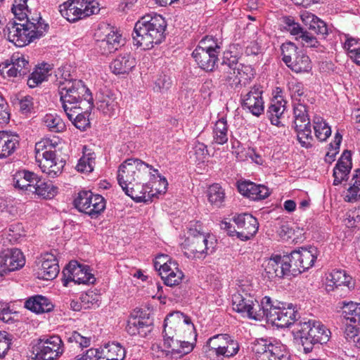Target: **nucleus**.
<instances>
[{
    "label": "nucleus",
    "mask_w": 360,
    "mask_h": 360,
    "mask_svg": "<svg viewBox=\"0 0 360 360\" xmlns=\"http://www.w3.org/2000/svg\"><path fill=\"white\" fill-rule=\"evenodd\" d=\"M314 134L320 141H326L331 135L330 127L324 119L319 115H315L312 119Z\"/></svg>",
    "instance_id": "44"
},
{
    "label": "nucleus",
    "mask_w": 360,
    "mask_h": 360,
    "mask_svg": "<svg viewBox=\"0 0 360 360\" xmlns=\"http://www.w3.org/2000/svg\"><path fill=\"white\" fill-rule=\"evenodd\" d=\"M344 49L347 51L349 56L360 51V39L353 37L349 34H345Z\"/></svg>",
    "instance_id": "59"
},
{
    "label": "nucleus",
    "mask_w": 360,
    "mask_h": 360,
    "mask_svg": "<svg viewBox=\"0 0 360 360\" xmlns=\"http://www.w3.org/2000/svg\"><path fill=\"white\" fill-rule=\"evenodd\" d=\"M217 53L195 49L192 56L199 67L205 71H212L218 60Z\"/></svg>",
    "instance_id": "29"
},
{
    "label": "nucleus",
    "mask_w": 360,
    "mask_h": 360,
    "mask_svg": "<svg viewBox=\"0 0 360 360\" xmlns=\"http://www.w3.org/2000/svg\"><path fill=\"white\" fill-rule=\"evenodd\" d=\"M49 70V68H45V65L43 68L39 67L36 68L28 78V86L31 88H34L39 83H41L43 81H44L47 77Z\"/></svg>",
    "instance_id": "56"
},
{
    "label": "nucleus",
    "mask_w": 360,
    "mask_h": 360,
    "mask_svg": "<svg viewBox=\"0 0 360 360\" xmlns=\"http://www.w3.org/2000/svg\"><path fill=\"white\" fill-rule=\"evenodd\" d=\"M195 49L209 51L214 53H219L220 46L212 37H205L201 39Z\"/></svg>",
    "instance_id": "63"
},
{
    "label": "nucleus",
    "mask_w": 360,
    "mask_h": 360,
    "mask_svg": "<svg viewBox=\"0 0 360 360\" xmlns=\"http://www.w3.org/2000/svg\"><path fill=\"white\" fill-rule=\"evenodd\" d=\"M87 105H84L82 109L72 110V118H68L72 124L81 131H84L90 127L89 110Z\"/></svg>",
    "instance_id": "39"
},
{
    "label": "nucleus",
    "mask_w": 360,
    "mask_h": 360,
    "mask_svg": "<svg viewBox=\"0 0 360 360\" xmlns=\"http://www.w3.org/2000/svg\"><path fill=\"white\" fill-rule=\"evenodd\" d=\"M63 283L67 286L70 282L77 284L94 283L96 281L94 275L89 272V267L79 264L77 261H71L63 270Z\"/></svg>",
    "instance_id": "14"
},
{
    "label": "nucleus",
    "mask_w": 360,
    "mask_h": 360,
    "mask_svg": "<svg viewBox=\"0 0 360 360\" xmlns=\"http://www.w3.org/2000/svg\"><path fill=\"white\" fill-rule=\"evenodd\" d=\"M345 202H354L360 200V170H356L350 181V186L344 195Z\"/></svg>",
    "instance_id": "40"
},
{
    "label": "nucleus",
    "mask_w": 360,
    "mask_h": 360,
    "mask_svg": "<svg viewBox=\"0 0 360 360\" xmlns=\"http://www.w3.org/2000/svg\"><path fill=\"white\" fill-rule=\"evenodd\" d=\"M96 155L86 146L83 148V155L79 159L76 168L80 172H91L95 166Z\"/></svg>",
    "instance_id": "43"
},
{
    "label": "nucleus",
    "mask_w": 360,
    "mask_h": 360,
    "mask_svg": "<svg viewBox=\"0 0 360 360\" xmlns=\"http://www.w3.org/2000/svg\"><path fill=\"white\" fill-rule=\"evenodd\" d=\"M262 304L264 318L277 327H288L295 323L297 314L292 304L278 302L274 304L270 297H264L262 299Z\"/></svg>",
    "instance_id": "6"
},
{
    "label": "nucleus",
    "mask_w": 360,
    "mask_h": 360,
    "mask_svg": "<svg viewBox=\"0 0 360 360\" xmlns=\"http://www.w3.org/2000/svg\"><path fill=\"white\" fill-rule=\"evenodd\" d=\"M136 65L135 59L129 54L117 57L110 65L112 72L115 75L128 74Z\"/></svg>",
    "instance_id": "34"
},
{
    "label": "nucleus",
    "mask_w": 360,
    "mask_h": 360,
    "mask_svg": "<svg viewBox=\"0 0 360 360\" xmlns=\"http://www.w3.org/2000/svg\"><path fill=\"white\" fill-rule=\"evenodd\" d=\"M252 351L257 360H286L282 346L272 344L266 339H258L253 342Z\"/></svg>",
    "instance_id": "17"
},
{
    "label": "nucleus",
    "mask_w": 360,
    "mask_h": 360,
    "mask_svg": "<svg viewBox=\"0 0 360 360\" xmlns=\"http://www.w3.org/2000/svg\"><path fill=\"white\" fill-rule=\"evenodd\" d=\"M155 174L158 175L160 182L163 186L162 189H158V193H164L168 186L167 179L159 175L158 169H153L151 165L139 159L129 158L124 161L118 168L117 178L119 185L122 188L134 181L155 178Z\"/></svg>",
    "instance_id": "3"
},
{
    "label": "nucleus",
    "mask_w": 360,
    "mask_h": 360,
    "mask_svg": "<svg viewBox=\"0 0 360 360\" xmlns=\"http://www.w3.org/2000/svg\"><path fill=\"white\" fill-rule=\"evenodd\" d=\"M20 112L25 115L31 113L34 108L33 98L30 96L22 97L18 103Z\"/></svg>",
    "instance_id": "64"
},
{
    "label": "nucleus",
    "mask_w": 360,
    "mask_h": 360,
    "mask_svg": "<svg viewBox=\"0 0 360 360\" xmlns=\"http://www.w3.org/2000/svg\"><path fill=\"white\" fill-rule=\"evenodd\" d=\"M195 327L191 319L180 311L168 314L164 321V345L171 350L172 354L181 356L193 349V342L190 340L196 338Z\"/></svg>",
    "instance_id": "1"
},
{
    "label": "nucleus",
    "mask_w": 360,
    "mask_h": 360,
    "mask_svg": "<svg viewBox=\"0 0 360 360\" xmlns=\"http://www.w3.org/2000/svg\"><path fill=\"white\" fill-rule=\"evenodd\" d=\"M281 21L283 23V29L294 36L296 40H299V36L304 30L300 23L295 22V18L290 15L283 16L281 18Z\"/></svg>",
    "instance_id": "52"
},
{
    "label": "nucleus",
    "mask_w": 360,
    "mask_h": 360,
    "mask_svg": "<svg viewBox=\"0 0 360 360\" xmlns=\"http://www.w3.org/2000/svg\"><path fill=\"white\" fill-rule=\"evenodd\" d=\"M25 307L37 314H41L51 311L54 306L47 297L35 295L25 301Z\"/></svg>",
    "instance_id": "31"
},
{
    "label": "nucleus",
    "mask_w": 360,
    "mask_h": 360,
    "mask_svg": "<svg viewBox=\"0 0 360 360\" xmlns=\"http://www.w3.org/2000/svg\"><path fill=\"white\" fill-rule=\"evenodd\" d=\"M162 279L165 285L168 286H175L180 284L184 275L179 269V264L172 263V266L160 274Z\"/></svg>",
    "instance_id": "37"
},
{
    "label": "nucleus",
    "mask_w": 360,
    "mask_h": 360,
    "mask_svg": "<svg viewBox=\"0 0 360 360\" xmlns=\"http://www.w3.org/2000/svg\"><path fill=\"white\" fill-rule=\"evenodd\" d=\"M301 18L305 25L309 24V30L323 36L328 34V30L326 24L316 15L307 13L305 14H302L301 15Z\"/></svg>",
    "instance_id": "38"
},
{
    "label": "nucleus",
    "mask_w": 360,
    "mask_h": 360,
    "mask_svg": "<svg viewBox=\"0 0 360 360\" xmlns=\"http://www.w3.org/2000/svg\"><path fill=\"white\" fill-rule=\"evenodd\" d=\"M172 85V81L169 76L162 74L158 76L155 82V89L160 93L168 91Z\"/></svg>",
    "instance_id": "62"
},
{
    "label": "nucleus",
    "mask_w": 360,
    "mask_h": 360,
    "mask_svg": "<svg viewBox=\"0 0 360 360\" xmlns=\"http://www.w3.org/2000/svg\"><path fill=\"white\" fill-rule=\"evenodd\" d=\"M220 81L226 83L233 89L240 87V78L237 75V66L236 63H224L220 68Z\"/></svg>",
    "instance_id": "30"
},
{
    "label": "nucleus",
    "mask_w": 360,
    "mask_h": 360,
    "mask_svg": "<svg viewBox=\"0 0 360 360\" xmlns=\"http://www.w3.org/2000/svg\"><path fill=\"white\" fill-rule=\"evenodd\" d=\"M233 222L236 225L235 230L237 237L242 240H248L256 234L259 224L257 219L252 214L243 213L233 217Z\"/></svg>",
    "instance_id": "20"
},
{
    "label": "nucleus",
    "mask_w": 360,
    "mask_h": 360,
    "mask_svg": "<svg viewBox=\"0 0 360 360\" xmlns=\"http://www.w3.org/2000/svg\"><path fill=\"white\" fill-rule=\"evenodd\" d=\"M288 89L290 91L291 97L297 103L301 102L302 97L304 94L303 84L297 81H292L288 83Z\"/></svg>",
    "instance_id": "61"
},
{
    "label": "nucleus",
    "mask_w": 360,
    "mask_h": 360,
    "mask_svg": "<svg viewBox=\"0 0 360 360\" xmlns=\"http://www.w3.org/2000/svg\"><path fill=\"white\" fill-rule=\"evenodd\" d=\"M34 188L32 189L31 193L44 199H51L58 192V188L52 182L42 181L38 177L34 181Z\"/></svg>",
    "instance_id": "35"
},
{
    "label": "nucleus",
    "mask_w": 360,
    "mask_h": 360,
    "mask_svg": "<svg viewBox=\"0 0 360 360\" xmlns=\"http://www.w3.org/2000/svg\"><path fill=\"white\" fill-rule=\"evenodd\" d=\"M78 7L77 10L82 18L96 14L99 11L98 4L94 0H70Z\"/></svg>",
    "instance_id": "46"
},
{
    "label": "nucleus",
    "mask_w": 360,
    "mask_h": 360,
    "mask_svg": "<svg viewBox=\"0 0 360 360\" xmlns=\"http://www.w3.org/2000/svg\"><path fill=\"white\" fill-rule=\"evenodd\" d=\"M352 169V155L350 151L345 150L333 169V185L338 186L347 181Z\"/></svg>",
    "instance_id": "26"
},
{
    "label": "nucleus",
    "mask_w": 360,
    "mask_h": 360,
    "mask_svg": "<svg viewBox=\"0 0 360 360\" xmlns=\"http://www.w3.org/2000/svg\"><path fill=\"white\" fill-rule=\"evenodd\" d=\"M59 273V266L56 256L46 252L41 256V264L38 269V278L44 280H52Z\"/></svg>",
    "instance_id": "25"
},
{
    "label": "nucleus",
    "mask_w": 360,
    "mask_h": 360,
    "mask_svg": "<svg viewBox=\"0 0 360 360\" xmlns=\"http://www.w3.org/2000/svg\"><path fill=\"white\" fill-rule=\"evenodd\" d=\"M172 263L176 262L169 257L167 255H158L154 261V267L159 271L160 275L172 266Z\"/></svg>",
    "instance_id": "58"
},
{
    "label": "nucleus",
    "mask_w": 360,
    "mask_h": 360,
    "mask_svg": "<svg viewBox=\"0 0 360 360\" xmlns=\"http://www.w3.org/2000/svg\"><path fill=\"white\" fill-rule=\"evenodd\" d=\"M233 309L239 313H245L252 319L261 321L264 318L262 300L259 303L253 297L247 294H234L232 297Z\"/></svg>",
    "instance_id": "10"
},
{
    "label": "nucleus",
    "mask_w": 360,
    "mask_h": 360,
    "mask_svg": "<svg viewBox=\"0 0 360 360\" xmlns=\"http://www.w3.org/2000/svg\"><path fill=\"white\" fill-rule=\"evenodd\" d=\"M24 24L28 25L32 23L34 27H32V31L36 32L37 36L40 38L45 32H46L49 25L42 20L40 13L31 14L28 13L27 17L25 20Z\"/></svg>",
    "instance_id": "47"
},
{
    "label": "nucleus",
    "mask_w": 360,
    "mask_h": 360,
    "mask_svg": "<svg viewBox=\"0 0 360 360\" xmlns=\"http://www.w3.org/2000/svg\"><path fill=\"white\" fill-rule=\"evenodd\" d=\"M342 314L347 322L360 326V304L343 302Z\"/></svg>",
    "instance_id": "42"
},
{
    "label": "nucleus",
    "mask_w": 360,
    "mask_h": 360,
    "mask_svg": "<svg viewBox=\"0 0 360 360\" xmlns=\"http://www.w3.org/2000/svg\"><path fill=\"white\" fill-rule=\"evenodd\" d=\"M37 179V175L33 172L23 170L17 172L13 177V186L15 188L31 193L34 188V184Z\"/></svg>",
    "instance_id": "33"
},
{
    "label": "nucleus",
    "mask_w": 360,
    "mask_h": 360,
    "mask_svg": "<svg viewBox=\"0 0 360 360\" xmlns=\"http://www.w3.org/2000/svg\"><path fill=\"white\" fill-rule=\"evenodd\" d=\"M315 252L316 249L314 248L309 249L302 248L298 250L292 251L290 254L293 276L301 274L313 266L316 259Z\"/></svg>",
    "instance_id": "18"
},
{
    "label": "nucleus",
    "mask_w": 360,
    "mask_h": 360,
    "mask_svg": "<svg viewBox=\"0 0 360 360\" xmlns=\"http://www.w3.org/2000/svg\"><path fill=\"white\" fill-rule=\"evenodd\" d=\"M30 69L28 57L19 52L14 53L10 60L0 65V72L2 75L6 73L8 77H13L27 75Z\"/></svg>",
    "instance_id": "16"
},
{
    "label": "nucleus",
    "mask_w": 360,
    "mask_h": 360,
    "mask_svg": "<svg viewBox=\"0 0 360 360\" xmlns=\"http://www.w3.org/2000/svg\"><path fill=\"white\" fill-rule=\"evenodd\" d=\"M297 327V339L298 344L301 345L300 349L304 352H311L316 344L326 343L330 337V332L321 322L315 320L295 323Z\"/></svg>",
    "instance_id": "5"
},
{
    "label": "nucleus",
    "mask_w": 360,
    "mask_h": 360,
    "mask_svg": "<svg viewBox=\"0 0 360 360\" xmlns=\"http://www.w3.org/2000/svg\"><path fill=\"white\" fill-rule=\"evenodd\" d=\"M281 51L283 56V61L286 65L299 53V51H297V47L294 43L290 41L285 42L282 44Z\"/></svg>",
    "instance_id": "57"
},
{
    "label": "nucleus",
    "mask_w": 360,
    "mask_h": 360,
    "mask_svg": "<svg viewBox=\"0 0 360 360\" xmlns=\"http://www.w3.org/2000/svg\"><path fill=\"white\" fill-rule=\"evenodd\" d=\"M224 195V190L217 184L210 186L207 190L209 202L217 207H219L222 204Z\"/></svg>",
    "instance_id": "53"
},
{
    "label": "nucleus",
    "mask_w": 360,
    "mask_h": 360,
    "mask_svg": "<svg viewBox=\"0 0 360 360\" xmlns=\"http://www.w3.org/2000/svg\"><path fill=\"white\" fill-rule=\"evenodd\" d=\"M209 236H188L184 243L185 255L190 258H203L214 251V243L208 242Z\"/></svg>",
    "instance_id": "12"
},
{
    "label": "nucleus",
    "mask_w": 360,
    "mask_h": 360,
    "mask_svg": "<svg viewBox=\"0 0 360 360\" xmlns=\"http://www.w3.org/2000/svg\"><path fill=\"white\" fill-rule=\"evenodd\" d=\"M293 114L297 140L302 147L309 148L312 146L313 136L307 106L301 102L295 103Z\"/></svg>",
    "instance_id": "7"
},
{
    "label": "nucleus",
    "mask_w": 360,
    "mask_h": 360,
    "mask_svg": "<svg viewBox=\"0 0 360 360\" xmlns=\"http://www.w3.org/2000/svg\"><path fill=\"white\" fill-rule=\"evenodd\" d=\"M290 255H275L264 261V276L269 279L293 276Z\"/></svg>",
    "instance_id": "9"
},
{
    "label": "nucleus",
    "mask_w": 360,
    "mask_h": 360,
    "mask_svg": "<svg viewBox=\"0 0 360 360\" xmlns=\"http://www.w3.org/2000/svg\"><path fill=\"white\" fill-rule=\"evenodd\" d=\"M20 145V137L17 134L0 131V158H6L13 154Z\"/></svg>",
    "instance_id": "28"
},
{
    "label": "nucleus",
    "mask_w": 360,
    "mask_h": 360,
    "mask_svg": "<svg viewBox=\"0 0 360 360\" xmlns=\"http://www.w3.org/2000/svg\"><path fill=\"white\" fill-rule=\"evenodd\" d=\"M286 65L297 73L309 72L311 69L309 56L302 51Z\"/></svg>",
    "instance_id": "41"
},
{
    "label": "nucleus",
    "mask_w": 360,
    "mask_h": 360,
    "mask_svg": "<svg viewBox=\"0 0 360 360\" xmlns=\"http://www.w3.org/2000/svg\"><path fill=\"white\" fill-rule=\"evenodd\" d=\"M149 324L140 316L131 314L127 321L126 330L131 335L139 334L144 335L147 331H150Z\"/></svg>",
    "instance_id": "36"
},
{
    "label": "nucleus",
    "mask_w": 360,
    "mask_h": 360,
    "mask_svg": "<svg viewBox=\"0 0 360 360\" xmlns=\"http://www.w3.org/2000/svg\"><path fill=\"white\" fill-rule=\"evenodd\" d=\"M32 23L26 25L23 22H9L6 26L7 38L16 46L22 47L39 39L36 32L32 31Z\"/></svg>",
    "instance_id": "13"
},
{
    "label": "nucleus",
    "mask_w": 360,
    "mask_h": 360,
    "mask_svg": "<svg viewBox=\"0 0 360 360\" xmlns=\"http://www.w3.org/2000/svg\"><path fill=\"white\" fill-rule=\"evenodd\" d=\"M166 27V20L161 15L143 16L134 25V44L144 50L152 49L154 44H159L164 39Z\"/></svg>",
    "instance_id": "2"
},
{
    "label": "nucleus",
    "mask_w": 360,
    "mask_h": 360,
    "mask_svg": "<svg viewBox=\"0 0 360 360\" xmlns=\"http://www.w3.org/2000/svg\"><path fill=\"white\" fill-rule=\"evenodd\" d=\"M213 141L219 145L226 143L229 139L228 126L226 120L221 117L218 120L213 128L212 131Z\"/></svg>",
    "instance_id": "45"
},
{
    "label": "nucleus",
    "mask_w": 360,
    "mask_h": 360,
    "mask_svg": "<svg viewBox=\"0 0 360 360\" xmlns=\"http://www.w3.org/2000/svg\"><path fill=\"white\" fill-rule=\"evenodd\" d=\"M74 204L79 212L87 214L92 218L96 217L105 207L104 198L101 195H95L90 191L78 193Z\"/></svg>",
    "instance_id": "11"
},
{
    "label": "nucleus",
    "mask_w": 360,
    "mask_h": 360,
    "mask_svg": "<svg viewBox=\"0 0 360 360\" xmlns=\"http://www.w3.org/2000/svg\"><path fill=\"white\" fill-rule=\"evenodd\" d=\"M64 347L61 338L58 335L39 338L33 347L34 360H56L63 353Z\"/></svg>",
    "instance_id": "8"
},
{
    "label": "nucleus",
    "mask_w": 360,
    "mask_h": 360,
    "mask_svg": "<svg viewBox=\"0 0 360 360\" xmlns=\"http://www.w3.org/2000/svg\"><path fill=\"white\" fill-rule=\"evenodd\" d=\"M262 90L259 86H254L245 94H241V105L253 115L259 117L264 112V105Z\"/></svg>",
    "instance_id": "21"
},
{
    "label": "nucleus",
    "mask_w": 360,
    "mask_h": 360,
    "mask_svg": "<svg viewBox=\"0 0 360 360\" xmlns=\"http://www.w3.org/2000/svg\"><path fill=\"white\" fill-rule=\"evenodd\" d=\"M25 264V259L20 250L8 249L0 254V274L18 270Z\"/></svg>",
    "instance_id": "23"
},
{
    "label": "nucleus",
    "mask_w": 360,
    "mask_h": 360,
    "mask_svg": "<svg viewBox=\"0 0 360 360\" xmlns=\"http://www.w3.org/2000/svg\"><path fill=\"white\" fill-rule=\"evenodd\" d=\"M237 66V75L240 78V86H242V82L245 84V81L250 80L253 76V70L250 65H245L242 63H236Z\"/></svg>",
    "instance_id": "60"
},
{
    "label": "nucleus",
    "mask_w": 360,
    "mask_h": 360,
    "mask_svg": "<svg viewBox=\"0 0 360 360\" xmlns=\"http://www.w3.org/2000/svg\"><path fill=\"white\" fill-rule=\"evenodd\" d=\"M77 10L79 9L70 0L64 2L59 6L60 14L69 22H75L82 19Z\"/></svg>",
    "instance_id": "50"
},
{
    "label": "nucleus",
    "mask_w": 360,
    "mask_h": 360,
    "mask_svg": "<svg viewBox=\"0 0 360 360\" xmlns=\"http://www.w3.org/2000/svg\"><path fill=\"white\" fill-rule=\"evenodd\" d=\"M150 179L134 181V182H131V184L122 188V190L126 195L136 202H147L155 195L153 193L150 183Z\"/></svg>",
    "instance_id": "24"
},
{
    "label": "nucleus",
    "mask_w": 360,
    "mask_h": 360,
    "mask_svg": "<svg viewBox=\"0 0 360 360\" xmlns=\"http://www.w3.org/2000/svg\"><path fill=\"white\" fill-rule=\"evenodd\" d=\"M122 35L117 31L111 30L105 37L104 39L101 41L100 46L104 51L112 53L116 51L121 45Z\"/></svg>",
    "instance_id": "48"
},
{
    "label": "nucleus",
    "mask_w": 360,
    "mask_h": 360,
    "mask_svg": "<svg viewBox=\"0 0 360 360\" xmlns=\"http://www.w3.org/2000/svg\"><path fill=\"white\" fill-rule=\"evenodd\" d=\"M58 91L63 108L68 118H72V110L82 109L84 105H87V109L93 108L92 94L81 79L65 83Z\"/></svg>",
    "instance_id": "4"
},
{
    "label": "nucleus",
    "mask_w": 360,
    "mask_h": 360,
    "mask_svg": "<svg viewBox=\"0 0 360 360\" xmlns=\"http://www.w3.org/2000/svg\"><path fill=\"white\" fill-rule=\"evenodd\" d=\"M207 346L210 351L215 352L217 356L231 357L236 355L239 350V345L227 334H218L210 338Z\"/></svg>",
    "instance_id": "15"
},
{
    "label": "nucleus",
    "mask_w": 360,
    "mask_h": 360,
    "mask_svg": "<svg viewBox=\"0 0 360 360\" xmlns=\"http://www.w3.org/2000/svg\"><path fill=\"white\" fill-rule=\"evenodd\" d=\"M70 70L71 67L70 65L63 66L58 69L56 74V80L55 82L56 86H58V90L60 89L65 83L77 80V79L73 78L70 73Z\"/></svg>",
    "instance_id": "55"
},
{
    "label": "nucleus",
    "mask_w": 360,
    "mask_h": 360,
    "mask_svg": "<svg viewBox=\"0 0 360 360\" xmlns=\"http://www.w3.org/2000/svg\"><path fill=\"white\" fill-rule=\"evenodd\" d=\"M100 352L108 360H124L125 349L120 343L108 344Z\"/></svg>",
    "instance_id": "49"
},
{
    "label": "nucleus",
    "mask_w": 360,
    "mask_h": 360,
    "mask_svg": "<svg viewBox=\"0 0 360 360\" xmlns=\"http://www.w3.org/2000/svg\"><path fill=\"white\" fill-rule=\"evenodd\" d=\"M326 279L327 288H332L331 290L340 296H345L354 287L352 277L343 270H333ZM327 290H330L329 288Z\"/></svg>",
    "instance_id": "19"
},
{
    "label": "nucleus",
    "mask_w": 360,
    "mask_h": 360,
    "mask_svg": "<svg viewBox=\"0 0 360 360\" xmlns=\"http://www.w3.org/2000/svg\"><path fill=\"white\" fill-rule=\"evenodd\" d=\"M52 148L50 146L49 150L43 153L42 156L36 158V161L44 173L51 178H55L62 172L65 162L56 158V151Z\"/></svg>",
    "instance_id": "22"
},
{
    "label": "nucleus",
    "mask_w": 360,
    "mask_h": 360,
    "mask_svg": "<svg viewBox=\"0 0 360 360\" xmlns=\"http://www.w3.org/2000/svg\"><path fill=\"white\" fill-rule=\"evenodd\" d=\"M44 124L52 132H62L65 130L66 125L57 115L47 114L43 118Z\"/></svg>",
    "instance_id": "51"
},
{
    "label": "nucleus",
    "mask_w": 360,
    "mask_h": 360,
    "mask_svg": "<svg viewBox=\"0 0 360 360\" xmlns=\"http://www.w3.org/2000/svg\"><path fill=\"white\" fill-rule=\"evenodd\" d=\"M98 109L103 114L108 116H113L118 109L117 98L110 91L101 94L97 103Z\"/></svg>",
    "instance_id": "32"
},
{
    "label": "nucleus",
    "mask_w": 360,
    "mask_h": 360,
    "mask_svg": "<svg viewBox=\"0 0 360 360\" xmlns=\"http://www.w3.org/2000/svg\"><path fill=\"white\" fill-rule=\"evenodd\" d=\"M285 105L283 104L281 101H272L267 110L271 124L275 125L278 124V120L283 115Z\"/></svg>",
    "instance_id": "54"
},
{
    "label": "nucleus",
    "mask_w": 360,
    "mask_h": 360,
    "mask_svg": "<svg viewBox=\"0 0 360 360\" xmlns=\"http://www.w3.org/2000/svg\"><path fill=\"white\" fill-rule=\"evenodd\" d=\"M238 189L243 195L253 200L264 199L269 195L267 187L264 185H257L251 181L239 183Z\"/></svg>",
    "instance_id": "27"
}]
</instances>
